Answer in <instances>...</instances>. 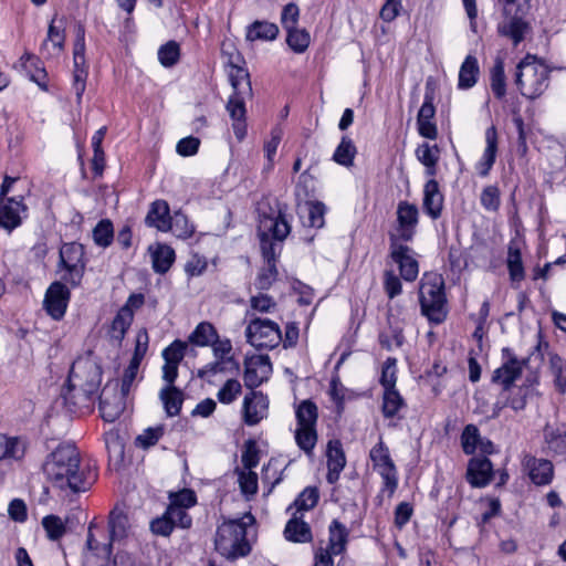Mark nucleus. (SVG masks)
Wrapping results in <instances>:
<instances>
[{
    "instance_id": "nucleus-12",
    "label": "nucleus",
    "mask_w": 566,
    "mask_h": 566,
    "mask_svg": "<svg viewBox=\"0 0 566 566\" xmlns=\"http://www.w3.org/2000/svg\"><path fill=\"white\" fill-rule=\"evenodd\" d=\"M85 30L82 24L75 27V42L73 49V90L76 95L77 103L81 102L85 92L87 78V65L85 60Z\"/></svg>"
},
{
    "instance_id": "nucleus-60",
    "label": "nucleus",
    "mask_w": 566,
    "mask_h": 566,
    "mask_svg": "<svg viewBox=\"0 0 566 566\" xmlns=\"http://www.w3.org/2000/svg\"><path fill=\"white\" fill-rule=\"evenodd\" d=\"M163 434H164L163 426H157L155 428H148V429L144 430L143 433L137 436L135 443H136V446H138L143 449H147L149 447L155 446L158 442V440L161 438Z\"/></svg>"
},
{
    "instance_id": "nucleus-25",
    "label": "nucleus",
    "mask_w": 566,
    "mask_h": 566,
    "mask_svg": "<svg viewBox=\"0 0 566 566\" xmlns=\"http://www.w3.org/2000/svg\"><path fill=\"white\" fill-rule=\"evenodd\" d=\"M126 395L123 392H114L108 397L107 388H104L99 395V410L102 418L107 422L115 421L124 411V398Z\"/></svg>"
},
{
    "instance_id": "nucleus-15",
    "label": "nucleus",
    "mask_w": 566,
    "mask_h": 566,
    "mask_svg": "<svg viewBox=\"0 0 566 566\" xmlns=\"http://www.w3.org/2000/svg\"><path fill=\"white\" fill-rule=\"evenodd\" d=\"M502 356L503 364L494 370L492 381L503 386V390H510L515 379L521 376L526 360H518L510 348H503Z\"/></svg>"
},
{
    "instance_id": "nucleus-4",
    "label": "nucleus",
    "mask_w": 566,
    "mask_h": 566,
    "mask_svg": "<svg viewBox=\"0 0 566 566\" xmlns=\"http://www.w3.org/2000/svg\"><path fill=\"white\" fill-rule=\"evenodd\" d=\"M216 549L226 558L234 559L250 553L245 523L239 520L224 522L217 530Z\"/></svg>"
},
{
    "instance_id": "nucleus-58",
    "label": "nucleus",
    "mask_w": 566,
    "mask_h": 566,
    "mask_svg": "<svg viewBox=\"0 0 566 566\" xmlns=\"http://www.w3.org/2000/svg\"><path fill=\"white\" fill-rule=\"evenodd\" d=\"M318 497L319 495L316 488H306L294 501V506L297 512L308 511L317 504Z\"/></svg>"
},
{
    "instance_id": "nucleus-3",
    "label": "nucleus",
    "mask_w": 566,
    "mask_h": 566,
    "mask_svg": "<svg viewBox=\"0 0 566 566\" xmlns=\"http://www.w3.org/2000/svg\"><path fill=\"white\" fill-rule=\"evenodd\" d=\"M421 312L434 324L442 323L447 317L444 281L441 275L426 274L419 287Z\"/></svg>"
},
{
    "instance_id": "nucleus-54",
    "label": "nucleus",
    "mask_w": 566,
    "mask_h": 566,
    "mask_svg": "<svg viewBox=\"0 0 566 566\" xmlns=\"http://www.w3.org/2000/svg\"><path fill=\"white\" fill-rule=\"evenodd\" d=\"M307 224L312 228H322L324 226V214L326 212V208L324 203L319 201L307 202Z\"/></svg>"
},
{
    "instance_id": "nucleus-40",
    "label": "nucleus",
    "mask_w": 566,
    "mask_h": 566,
    "mask_svg": "<svg viewBox=\"0 0 566 566\" xmlns=\"http://www.w3.org/2000/svg\"><path fill=\"white\" fill-rule=\"evenodd\" d=\"M406 408L405 399L397 389L384 390L381 411L385 418H401L399 412Z\"/></svg>"
},
{
    "instance_id": "nucleus-39",
    "label": "nucleus",
    "mask_w": 566,
    "mask_h": 566,
    "mask_svg": "<svg viewBox=\"0 0 566 566\" xmlns=\"http://www.w3.org/2000/svg\"><path fill=\"white\" fill-rule=\"evenodd\" d=\"M159 397L164 403V408L169 417L177 416L182 406L184 395L175 386H166L160 390Z\"/></svg>"
},
{
    "instance_id": "nucleus-26",
    "label": "nucleus",
    "mask_w": 566,
    "mask_h": 566,
    "mask_svg": "<svg viewBox=\"0 0 566 566\" xmlns=\"http://www.w3.org/2000/svg\"><path fill=\"white\" fill-rule=\"evenodd\" d=\"M422 207L424 212L432 219L441 216L443 207V196L440 192L439 185L434 179H430L423 187Z\"/></svg>"
},
{
    "instance_id": "nucleus-30",
    "label": "nucleus",
    "mask_w": 566,
    "mask_h": 566,
    "mask_svg": "<svg viewBox=\"0 0 566 566\" xmlns=\"http://www.w3.org/2000/svg\"><path fill=\"white\" fill-rule=\"evenodd\" d=\"M170 219L168 203L165 200H156L146 216V223L165 232L169 230Z\"/></svg>"
},
{
    "instance_id": "nucleus-53",
    "label": "nucleus",
    "mask_w": 566,
    "mask_h": 566,
    "mask_svg": "<svg viewBox=\"0 0 566 566\" xmlns=\"http://www.w3.org/2000/svg\"><path fill=\"white\" fill-rule=\"evenodd\" d=\"M188 347L187 342L175 340L163 352V357L166 363L180 364L186 355V350Z\"/></svg>"
},
{
    "instance_id": "nucleus-21",
    "label": "nucleus",
    "mask_w": 566,
    "mask_h": 566,
    "mask_svg": "<svg viewBox=\"0 0 566 566\" xmlns=\"http://www.w3.org/2000/svg\"><path fill=\"white\" fill-rule=\"evenodd\" d=\"M241 62L242 56L240 53H237L234 56L231 55V59L228 61L230 83L233 94L251 95L250 75L245 69L240 66Z\"/></svg>"
},
{
    "instance_id": "nucleus-57",
    "label": "nucleus",
    "mask_w": 566,
    "mask_h": 566,
    "mask_svg": "<svg viewBox=\"0 0 566 566\" xmlns=\"http://www.w3.org/2000/svg\"><path fill=\"white\" fill-rule=\"evenodd\" d=\"M97 395H90L86 401L82 400L83 391L74 390L70 388L67 384V391L64 394V400L67 405H71L75 410L90 409Z\"/></svg>"
},
{
    "instance_id": "nucleus-24",
    "label": "nucleus",
    "mask_w": 566,
    "mask_h": 566,
    "mask_svg": "<svg viewBox=\"0 0 566 566\" xmlns=\"http://www.w3.org/2000/svg\"><path fill=\"white\" fill-rule=\"evenodd\" d=\"M492 476V463L485 458H473L468 465L467 478L469 483L474 488H483L488 485Z\"/></svg>"
},
{
    "instance_id": "nucleus-47",
    "label": "nucleus",
    "mask_w": 566,
    "mask_h": 566,
    "mask_svg": "<svg viewBox=\"0 0 566 566\" xmlns=\"http://www.w3.org/2000/svg\"><path fill=\"white\" fill-rule=\"evenodd\" d=\"M169 230L180 239H188L195 232L193 226L189 223L187 216L181 212H176L171 217L169 222Z\"/></svg>"
},
{
    "instance_id": "nucleus-9",
    "label": "nucleus",
    "mask_w": 566,
    "mask_h": 566,
    "mask_svg": "<svg viewBox=\"0 0 566 566\" xmlns=\"http://www.w3.org/2000/svg\"><path fill=\"white\" fill-rule=\"evenodd\" d=\"M247 342L256 348L272 349L282 342L279 325L270 319L254 318L245 329Z\"/></svg>"
},
{
    "instance_id": "nucleus-50",
    "label": "nucleus",
    "mask_w": 566,
    "mask_h": 566,
    "mask_svg": "<svg viewBox=\"0 0 566 566\" xmlns=\"http://www.w3.org/2000/svg\"><path fill=\"white\" fill-rule=\"evenodd\" d=\"M114 238L113 224L109 220H101L93 230L94 242L103 248L108 247Z\"/></svg>"
},
{
    "instance_id": "nucleus-13",
    "label": "nucleus",
    "mask_w": 566,
    "mask_h": 566,
    "mask_svg": "<svg viewBox=\"0 0 566 566\" xmlns=\"http://www.w3.org/2000/svg\"><path fill=\"white\" fill-rule=\"evenodd\" d=\"M389 250V256L398 265L400 276L406 282H413L419 274V263L412 249L391 237Z\"/></svg>"
},
{
    "instance_id": "nucleus-18",
    "label": "nucleus",
    "mask_w": 566,
    "mask_h": 566,
    "mask_svg": "<svg viewBox=\"0 0 566 566\" xmlns=\"http://www.w3.org/2000/svg\"><path fill=\"white\" fill-rule=\"evenodd\" d=\"M69 300V289L61 282H54L50 285L45 293V310L54 319H60L65 314Z\"/></svg>"
},
{
    "instance_id": "nucleus-35",
    "label": "nucleus",
    "mask_w": 566,
    "mask_h": 566,
    "mask_svg": "<svg viewBox=\"0 0 566 566\" xmlns=\"http://www.w3.org/2000/svg\"><path fill=\"white\" fill-rule=\"evenodd\" d=\"M284 535L287 541L295 543H307L312 541L311 527L296 516H293L287 522Z\"/></svg>"
},
{
    "instance_id": "nucleus-52",
    "label": "nucleus",
    "mask_w": 566,
    "mask_h": 566,
    "mask_svg": "<svg viewBox=\"0 0 566 566\" xmlns=\"http://www.w3.org/2000/svg\"><path fill=\"white\" fill-rule=\"evenodd\" d=\"M42 526L51 541L60 539L66 531L63 521L56 515H48L43 517Z\"/></svg>"
},
{
    "instance_id": "nucleus-33",
    "label": "nucleus",
    "mask_w": 566,
    "mask_h": 566,
    "mask_svg": "<svg viewBox=\"0 0 566 566\" xmlns=\"http://www.w3.org/2000/svg\"><path fill=\"white\" fill-rule=\"evenodd\" d=\"M416 157L426 167V174L430 177H434L437 174V164L440 158L439 147L423 143L417 147Z\"/></svg>"
},
{
    "instance_id": "nucleus-19",
    "label": "nucleus",
    "mask_w": 566,
    "mask_h": 566,
    "mask_svg": "<svg viewBox=\"0 0 566 566\" xmlns=\"http://www.w3.org/2000/svg\"><path fill=\"white\" fill-rule=\"evenodd\" d=\"M269 401L261 391H251L243 400V420L248 426L259 423L268 413Z\"/></svg>"
},
{
    "instance_id": "nucleus-1",
    "label": "nucleus",
    "mask_w": 566,
    "mask_h": 566,
    "mask_svg": "<svg viewBox=\"0 0 566 566\" xmlns=\"http://www.w3.org/2000/svg\"><path fill=\"white\" fill-rule=\"evenodd\" d=\"M43 472L53 486L74 493L86 491L92 481L87 469L81 468L77 448L73 444L59 446L45 460Z\"/></svg>"
},
{
    "instance_id": "nucleus-61",
    "label": "nucleus",
    "mask_w": 566,
    "mask_h": 566,
    "mask_svg": "<svg viewBox=\"0 0 566 566\" xmlns=\"http://www.w3.org/2000/svg\"><path fill=\"white\" fill-rule=\"evenodd\" d=\"M166 513L170 517L174 526L180 528H189L192 524L191 516L187 513V509L176 507V505H169Z\"/></svg>"
},
{
    "instance_id": "nucleus-64",
    "label": "nucleus",
    "mask_w": 566,
    "mask_h": 566,
    "mask_svg": "<svg viewBox=\"0 0 566 566\" xmlns=\"http://www.w3.org/2000/svg\"><path fill=\"white\" fill-rule=\"evenodd\" d=\"M510 395L505 397L506 403L515 411L523 410L526 406L527 389L523 387L512 388L506 390Z\"/></svg>"
},
{
    "instance_id": "nucleus-32",
    "label": "nucleus",
    "mask_w": 566,
    "mask_h": 566,
    "mask_svg": "<svg viewBox=\"0 0 566 566\" xmlns=\"http://www.w3.org/2000/svg\"><path fill=\"white\" fill-rule=\"evenodd\" d=\"M55 22V18L52 19L46 39L41 48L42 52L50 56L57 55L63 50L65 41L64 28L56 25Z\"/></svg>"
},
{
    "instance_id": "nucleus-56",
    "label": "nucleus",
    "mask_w": 566,
    "mask_h": 566,
    "mask_svg": "<svg viewBox=\"0 0 566 566\" xmlns=\"http://www.w3.org/2000/svg\"><path fill=\"white\" fill-rule=\"evenodd\" d=\"M241 394V384L237 379H228L217 394L222 403H231Z\"/></svg>"
},
{
    "instance_id": "nucleus-14",
    "label": "nucleus",
    "mask_w": 566,
    "mask_h": 566,
    "mask_svg": "<svg viewBox=\"0 0 566 566\" xmlns=\"http://www.w3.org/2000/svg\"><path fill=\"white\" fill-rule=\"evenodd\" d=\"M419 210L416 205L401 201L397 207V228L390 233L397 241L408 242L413 239L418 226Z\"/></svg>"
},
{
    "instance_id": "nucleus-8",
    "label": "nucleus",
    "mask_w": 566,
    "mask_h": 566,
    "mask_svg": "<svg viewBox=\"0 0 566 566\" xmlns=\"http://www.w3.org/2000/svg\"><path fill=\"white\" fill-rule=\"evenodd\" d=\"M287 221L280 214L277 217L265 216L260 220L258 232L260 247L264 261L268 264L275 263L276 243L272 241H283L290 233Z\"/></svg>"
},
{
    "instance_id": "nucleus-7",
    "label": "nucleus",
    "mask_w": 566,
    "mask_h": 566,
    "mask_svg": "<svg viewBox=\"0 0 566 566\" xmlns=\"http://www.w3.org/2000/svg\"><path fill=\"white\" fill-rule=\"evenodd\" d=\"M101 381L102 370L95 361L84 358L73 363L67 382L71 389L83 391V401L98 394Z\"/></svg>"
},
{
    "instance_id": "nucleus-55",
    "label": "nucleus",
    "mask_w": 566,
    "mask_h": 566,
    "mask_svg": "<svg viewBox=\"0 0 566 566\" xmlns=\"http://www.w3.org/2000/svg\"><path fill=\"white\" fill-rule=\"evenodd\" d=\"M179 45L175 41L166 43L158 51L159 62L167 67L175 65L179 60Z\"/></svg>"
},
{
    "instance_id": "nucleus-59",
    "label": "nucleus",
    "mask_w": 566,
    "mask_h": 566,
    "mask_svg": "<svg viewBox=\"0 0 566 566\" xmlns=\"http://www.w3.org/2000/svg\"><path fill=\"white\" fill-rule=\"evenodd\" d=\"M396 358H387L384 363L380 377V384L384 387V390L396 389Z\"/></svg>"
},
{
    "instance_id": "nucleus-49",
    "label": "nucleus",
    "mask_w": 566,
    "mask_h": 566,
    "mask_svg": "<svg viewBox=\"0 0 566 566\" xmlns=\"http://www.w3.org/2000/svg\"><path fill=\"white\" fill-rule=\"evenodd\" d=\"M355 154L356 147L353 142L347 137H343L340 144L337 146L334 153L333 158L339 165L350 166L353 164Z\"/></svg>"
},
{
    "instance_id": "nucleus-43",
    "label": "nucleus",
    "mask_w": 566,
    "mask_h": 566,
    "mask_svg": "<svg viewBox=\"0 0 566 566\" xmlns=\"http://www.w3.org/2000/svg\"><path fill=\"white\" fill-rule=\"evenodd\" d=\"M133 318L134 312L127 308H119L111 325V337L120 343L125 337L127 329L132 325Z\"/></svg>"
},
{
    "instance_id": "nucleus-27",
    "label": "nucleus",
    "mask_w": 566,
    "mask_h": 566,
    "mask_svg": "<svg viewBox=\"0 0 566 566\" xmlns=\"http://www.w3.org/2000/svg\"><path fill=\"white\" fill-rule=\"evenodd\" d=\"M544 442L551 453L556 455L566 454V423L546 424Z\"/></svg>"
},
{
    "instance_id": "nucleus-44",
    "label": "nucleus",
    "mask_w": 566,
    "mask_h": 566,
    "mask_svg": "<svg viewBox=\"0 0 566 566\" xmlns=\"http://www.w3.org/2000/svg\"><path fill=\"white\" fill-rule=\"evenodd\" d=\"M549 370L557 390L566 391V361L557 354H549Z\"/></svg>"
},
{
    "instance_id": "nucleus-17",
    "label": "nucleus",
    "mask_w": 566,
    "mask_h": 566,
    "mask_svg": "<svg viewBox=\"0 0 566 566\" xmlns=\"http://www.w3.org/2000/svg\"><path fill=\"white\" fill-rule=\"evenodd\" d=\"M272 373V364L269 356H255L245 361L243 375L244 385L248 388H256L268 380Z\"/></svg>"
},
{
    "instance_id": "nucleus-28",
    "label": "nucleus",
    "mask_w": 566,
    "mask_h": 566,
    "mask_svg": "<svg viewBox=\"0 0 566 566\" xmlns=\"http://www.w3.org/2000/svg\"><path fill=\"white\" fill-rule=\"evenodd\" d=\"M485 149L483 156L478 164L479 174L483 177L488 176L495 163L497 153V132L495 126H491L485 130Z\"/></svg>"
},
{
    "instance_id": "nucleus-16",
    "label": "nucleus",
    "mask_w": 566,
    "mask_h": 566,
    "mask_svg": "<svg viewBox=\"0 0 566 566\" xmlns=\"http://www.w3.org/2000/svg\"><path fill=\"white\" fill-rule=\"evenodd\" d=\"M27 210L23 197L0 199V227L11 232L22 223Z\"/></svg>"
},
{
    "instance_id": "nucleus-63",
    "label": "nucleus",
    "mask_w": 566,
    "mask_h": 566,
    "mask_svg": "<svg viewBox=\"0 0 566 566\" xmlns=\"http://www.w3.org/2000/svg\"><path fill=\"white\" fill-rule=\"evenodd\" d=\"M169 499V505H176V507H184L187 510L193 506L197 502L195 492L189 489H184L177 493H170Z\"/></svg>"
},
{
    "instance_id": "nucleus-46",
    "label": "nucleus",
    "mask_w": 566,
    "mask_h": 566,
    "mask_svg": "<svg viewBox=\"0 0 566 566\" xmlns=\"http://www.w3.org/2000/svg\"><path fill=\"white\" fill-rule=\"evenodd\" d=\"M491 88L494 95L501 99L506 93L504 63L497 59L491 70Z\"/></svg>"
},
{
    "instance_id": "nucleus-31",
    "label": "nucleus",
    "mask_w": 566,
    "mask_h": 566,
    "mask_svg": "<svg viewBox=\"0 0 566 566\" xmlns=\"http://www.w3.org/2000/svg\"><path fill=\"white\" fill-rule=\"evenodd\" d=\"M506 264L512 282H521L525 277V271L521 255V243L512 240L509 244Z\"/></svg>"
},
{
    "instance_id": "nucleus-6",
    "label": "nucleus",
    "mask_w": 566,
    "mask_h": 566,
    "mask_svg": "<svg viewBox=\"0 0 566 566\" xmlns=\"http://www.w3.org/2000/svg\"><path fill=\"white\" fill-rule=\"evenodd\" d=\"M531 30L530 23L525 20V12L517 0H504L502 20L497 24L499 34L517 46Z\"/></svg>"
},
{
    "instance_id": "nucleus-41",
    "label": "nucleus",
    "mask_w": 566,
    "mask_h": 566,
    "mask_svg": "<svg viewBox=\"0 0 566 566\" xmlns=\"http://www.w3.org/2000/svg\"><path fill=\"white\" fill-rule=\"evenodd\" d=\"M279 34V28L276 24L268 21H255L249 25L247 31L248 41H271L274 40Z\"/></svg>"
},
{
    "instance_id": "nucleus-10",
    "label": "nucleus",
    "mask_w": 566,
    "mask_h": 566,
    "mask_svg": "<svg viewBox=\"0 0 566 566\" xmlns=\"http://www.w3.org/2000/svg\"><path fill=\"white\" fill-rule=\"evenodd\" d=\"M369 458L373 462L374 469L380 474L384 481V491L391 496L398 486V474L396 465L390 457L388 447L380 438L378 443L375 444L370 452Z\"/></svg>"
},
{
    "instance_id": "nucleus-29",
    "label": "nucleus",
    "mask_w": 566,
    "mask_h": 566,
    "mask_svg": "<svg viewBox=\"0 0 566 566\" xmlns=\"http://www.w3.org/2000/svg\"><path fill=\"white\" fill-rule=\"evenodd\" d=\"M109 543L122 541L129 535L132 525L128 515L117 509L109 513L108 518Z\"/></svg>"
},
{
    "instance_id": "nucleus-62",
    "label": "nucleus",
    "mask_w": 566,
    "mask_h": 566,
    "mask_svg": "<svg viewBox=\"0 0 566 566\" xmlns=\"http://www.w3.org/2000/svg\"><path fill=\"white\" fill-rule=\"evenodd\" d=\"M384 290L389 298H394L402 292L400 279L391 269L384 272Z\"/></svg>"
},
{
    "instance_id": "nucleus-48",
    "label": "nucleus",
    "mask_w": 566,
    "mask_h": 566,
    "mask_svg": "<svg viewBox=\"0 0 566 566\" xmlns=\"http://www.w3.org/2000/svg\"><path fill=\"white\" fill-rule=\"evenodd\" d=\"M327 469H344L346 458L338 440H332L327 444Z\"/></svg>"
},
{
    "instance_id": "nucleus-20",
    "label": "nucleus",
    "mask_w": 566,
    "mask_h": 566,
    "mask_svg": "<svg viewBox=\"0 0 566 566\" xmlns=\"http://www.w3.org/2000/svg\"><path fill=\"white\" fill-rule=\"evenodd\" d=\"M523 467L531 481L536 485H547L553 480L554 467L549 460L526 454L523 459Z\"/></svg>"
},
{
    "instance_id": "nucleus-2",
    "label": "nucleus",
    "mask_w": 566,
    "mask_h": 566,
    "mask_svg": "<svg viewBox=\"0 0 566 566\" xmlns=\"http://www.w3.org/2000/svg\"><path fill=\"white\" fill-rule=\"evenodd\" d=\"M515 84L530 99L539 97L549 85V70L534 55H526L516 66Z\"/></svg>"
},
{
    "instance_id": "nucleus-5",
    "label": "nucleus",
    "mask_w": 566,
    "mask_h": 566,
    "mask_svg": "<svg viewBox=\"0 0 566 566\" xmlns=\"http://www.w3.org/2000/svg\"><path fill=\"white\" fill-rule=\"evenodd\" d=\"M297 427L295 429V441L301 450L307 455L313 454L317 442L316 422L318 418L317 406L306 399L300 402L295 410Z\"/></svg>"
},
{
    "instance_id": "nucleus-45",
    "label": "nucleus",
    "mask_w": 566,
    "mask_h": 566,
    "mask_svg": "<svg viewBox=\"0 0 566 566\" xmlns=\"http://www.w3.org/2000/svg\"><path fill=\"white\" fill-rule=\"evenodd\" d=\"M286 42L289 46L296 53H303L310 45L311 36L305 29L296 27L286 29Z\"/></svg>"
},
{
    "instance_id": "nucleus-22",
    "label": "nucleus",
    "mask_w": 566,
    "mask_h": 566,
    "mask_svg": "<svg viewBox=\"0 0 566 566\" xmlns=\"http://www.w3.org/2000/svg\"><path fill=\"white\" fill-rule=\"evenodd\" d=\"M434 114L433 96L427 92L417 116V124L419 134L428 139H436L438 137L437 126L432 122Z\"/></svg>"
},
{
    "instance_id": "nucleus-38",
    "label": "nucleus",
    "mask_w": 566,
    "mask_h": 566,
    "mask_svg": "<svg viewBox=\"0 0 566 566\" xmlns=\"http://www.w3.org/2000/svg\"><path fill=\"white\" fill-rule=\"evenodd\" d=\"M478 60L473 55H468L463 61L459 72L458 86L461 90H468L475 85L479 76Z\"/></svg>"
},
{
    "instance_id": "nucleus-36",
    "label": "nucleus",
    "mask_w": 566,
    "mask_h": 566,
    "mask_svg": "<svg viewBox=\"0 0 566 566\" xmlns=\"http://www.w3.org/2000/svg\"><path fill=\"white\" fill-rule=\"evenodd\" d=\"M218 332L209 322L199 323L193 332L188 336V343L199 346H210L213 340H218Z\"/></svg>"
},
{
    "instance_id": "nucleus-34",
    "label": "nucleus",
    "mask_w": 566,
    "mask_h": 566,
    "mask_svg": "<svg viewBox=\"0 0 566 566\" xmlns=\"http://www.w3.org/2000/svg\"><path fill=\"white\" fill-rule=\"evenodd\" d=\"M348 542V530L344 524L334 520L329 525V539L326 548L334 555L345 552Z\"/></svg>"
},
{
    "instance_id": "nucleus-23",
    "label": "nucleus",
    "mask_w": 566,
    "mask_h": 566,
    "mask_svg": "<svg viewBox=\"0 0 566 566\" xmlns=\"http://www.w3.org/2000/svg\"><path fill=\"white\" fill-rule=\"evenodd\" d=\"M249 95L232 94L227 103V111L233 120L234 135L239 140L245 136V97Z\"/></svg>"
},
{
    "instance_id": "nucleus-51",
    "label": "nucleus",
    "mask_w": 566,
    "mask_h": 566,
    "mask_svg": "<svg viewBox=\"0 0 566 566\" xmlns=\"http://www.w3.org/2000/svg\"><path fill=\"white\" fill-rule=\"evenodd\" d=\"M210 346L212 347L216 359H222L227 361V364H230L234 369H239V364L231 356L232 344L230 339H220L218 337V340H213Z\"/></svg>"
},
{
    "instance_id": "nucleus-42",
    "label": "nucleus",
    "mask_w": 566,
    "mask_h": 566,
    "mask_svg": "<svg viewBox=\"0 0 566 566\" xmlns=\"http://www.w3.org/2000/svg\"><path fill=\"white\" fill-rule=\"evenodd\" d=\"M25 452V444L14 437L0 434V460L21 459Z\"/></svg>"
},
{
    "instance_id": "nucleus-37",
    "label": "nucleus",
    "mask_w": 566,
    "mask_h": 566,
    "mask_svg": "<svg viewBox=\"0 0 566 566\" xmlns=\"http://www.w3.org/2000/svg\"><path fill=\"white\" fill-rule=\"evenodd\" d=\"M151 251L153 268L156 273H166L175 261V251L169 245L158 244Z\"/></svg>"
},
{
    "instance_id": "nucleus-11",
    "label": "nucleus",
    "mask_w": 566,
    "mask_h": 566,
    "mask_svg": "<svg viewBox=\"0 0 566 566\" xmlns=\"http://www.w3.org/2000/svg\"><path fill=\"white\" fill-rule=\"evenodd\" d=\"M84 247L80 243H65L60 249V264L65 270L62 276L72 286H77L85 271Z\"/></svg>"
}]
</instances>
